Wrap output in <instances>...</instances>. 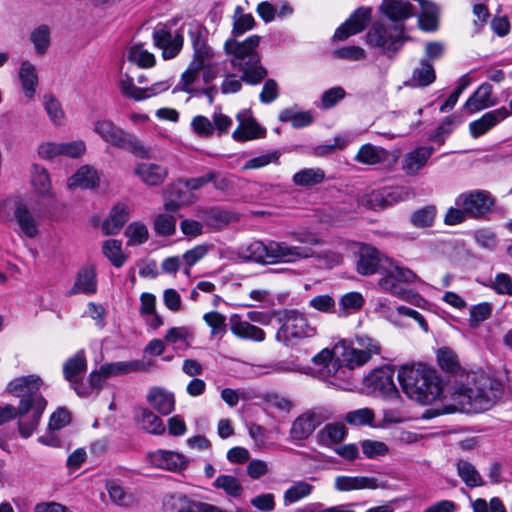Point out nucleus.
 <instances>
[{"mask_svg": "<svg viewBox=\"0 0 512 512\" xmlns=\"http://www.w3.org/2000/svg\"><path fill=\"white\" fill-rule=\"evenodd\" d=\"M153 42L156 47L162 50L165 59H171L180 52L183 37L180 34L172 35L170 31L162 28L153 32Z\"/></svg>", "mask_w": 512, "mask_h": 512, "instance_id": "a211bd4d", "label": "nucleus"}, {"mask_svg": "<svg viewBox=\"0 0 512 512\" xmlns=\"http://www.w3.org/2000/svg\"><path fill=\"white\" fill-rule=\"evenodd\" d=\"M280 156V151L274 150L272 152L254 157L244 164L243 170L260 169L269 165L270 163L279 164Z\"/></svg>", "mask_w": 512, "mask_h": 512, "instance_id": "e2e57ef3", "label": "nucleus"}, {"mask_svg": "<svg viewBox=\"0 0 512 512\" xmlns=\"http://www.w3.org/2000/svg\"><path fill=\"white\" fill-rule=\"evenodd\" d=\"M313 486L305 481H297L284 493L285 504H292L311 494Z\"/></svg>", "mask_w": 512, "mask_h": 512, "instance_id": "603ef678", "label": "nucleus"}, {"mask_svg": "<svg viewBox=\"0 0 512 512\" xmlns=\"http://www.w3.org/2000/svg\"><path fill=\"white\" fill-rule=\"evenodd\" d=\"M437 358L441 368L447 372H454L459 367L455 353L449 348L439 349Z\"/></svg>", "mask_w": 512, "mask_h": 512, "instance_id": "69168bd1", "label": "nucleus"}, {"mask_svg": "<svg viewBox=\"0 0 512 512\" xmlns=\"http://www.w3.org/2000/svg\"><path fill=\"white\" fill-rule=\"evenodd\" d=\"M134 175L147 186H160L168 176V169L157 163L142 162L136 164Z\"/></svg>", "mask_w": 512, "mask_h": 512, "instance_id": "6ab92c4d", "label": "nucleus"}, {"mask_svg": "<svg viewBox=\"0 0 512 512\" xmlns=\"http://www.w3.org/2000/svg\"><path fill=\"white\" fill-rule=\"evenodd\" d=\"M30 40L35 52L39 55L46 53L50 45V29L47 25H40L31 32Z\"/></svg>", "mask_w": 512, "mask_h": 512, "instance_id": "3c124183", "label": "nucleus"}, {"mask_svg": "<svg viewBox=\"0 0 512 512\" xmlns=\"http://www.w3.org/2000/svg\"><path fill=\"white\" fill-rule=\"evenodd\" d=\"M231 332L243 340L262 342L265 340L263 329L251 324L249 321L242 320L238 314H233L229 318Z\"/></svg>", "mask_w": 512, "mask_h": 512, "instance_id": "412c9836", "label": "nucleus"}, {"mask_svg": "<svg viewBox=\"0 0 512 512\" xmlns=\"http://www.w3.org/2000/svg\"><path fill=\"white\" fill-rule=\"evenodd\" d=\"M492 86L489 83H483L478 89L467 99L463 109L470 114L478 112L493 106L495 103L491 100Z\"/></svg>", "mask_w": 512, "mask_h": 512, "instance_id": "393cba45", "label": "nucleus"}, {"mask_svg": "<svg viewBox=\"0 0 512 512\" xmlns=\"http://www.w3.org/2000/svg\"><path fill=\"white\" fill-rule=\"evenodd\" d=\"M41 385L42 380L37 375L21 376L8 383L7 392L20 398L19 403H47L46 399L40 393Z\"/></svg>", "mask_w": 512, "mask_h": 512, "instance_id": "9b49d317", "label": "nucleus"}, {"mask_svg": "<svg viewBox=\"0 0 512 512\" xmlns=\"http://www.w3.org/2000/svg\"><path fill=\"white\" fill-rule=\"evenodd\" d=\"M356 268L357 272L364 276L383 274L384 276L378 282L381 289L403 300H408L412 295L404 284L418 280L412 270L399 266L374 247L366 245L360 248Z\"/></svg>", "mask_w": 512, "mask_h": 512, "instance_id": "7ed1b4c3", "label": "nucleus"}, {"mask_svg": "<svg viewBox=\"0 0 512 512\" xmlns=\"http://www.w3.org/2000/svg\"><path fill=\"white\" fill-rule=\"evenodd\" d=\"M130 209L125 204L114 206L108 218L103 222L102 229L106 235L117 234L128 221Z\"/></svg>", "mask_w": 512, "mask_h": 512, "instance_id": "bb28decb", "label": "nucleus"}, {"mask_svg": "<svg viewBox=\"0 0 512 512\" xmlns=\"http://www.w3.org/2000/svg\"><path fill=\"white\" fill-rule=\"evenodd\" d=\"M111 501L118 506H132L136 503L135 496L126 491L124 487L118 483L111 481L106 485Z\"/></svg>", "mask_w": 512, "mask_h": 512, "instance_id": "79ce46f5", "label": "nucleus"}, {"mask_svg": "<svg viewBox=\"0 0 512 512\" xmlns=\"http://www.w3.org/2000/svg\"><path fill=\"white\" fill-rule=\"evenodd\" d=\"M99 183L96 169L89 165L81 166L67 181L69 188L92 189Z\"/></svg>", "mask_w": 512, "mask_h": 512, "instance_id": "cd10ccee", "label": "nucleus"}, {"mask_svg": "<svg viewBox=\"0 0 512 512\" xmlns=\"http://www.w3.org/2000/svg\"><path fill=\"white\" fill-rule=\"evenodd\" d=\"M193 337V333L190 328L186 326L172 327L166 335L165 341L169 344L180 345L183 344L185 347L189 346L188 339Z\"/></svg>", "mask_w": 512, "mask_h": 512, "instance_id": "052dcab7", "label": "nucleus"}, {"mask_svg": "<svg viewBox=\"0 0 512 512\" xmlns=\"http://www.w3.org/2000/svg\"><path fill=\"white\" fill-rule=\"evenodd\" d=\"M382 12L392 21H404L414 15L413 6L403 0H383Z\"/></svg>", "mask_w": 512, "mask_h": 512, "instance_id": "7c9ffc66", "label": "nucleus"}, {"mask_svg": "<svg viewBox=\"0 0 512 512\" xmlns=\"http://www.w3.org/2000/svg\"><path fill=\"white\" fill-rule=\"evenodd\" d=\"M319 424L320 421L315 413H304L293 421L290 437L293 440L307 439Z\"/></svg>", "mask_w": 512, "mask_h": 512, "instance_id": "b1692460", "label": "nucleus"}, {"mask_svg": "<svg viewBox=\"0 0 512 512\" xmlns=\"http://www.w3.org/2000/svg\"><path fill=\"white\" fill-rule=\"evenodd\" d=\"M347 435V429L342 423H329L319 431L318 437L324 445L338 444L342 442Z\"/></svg>", "mask_w": 512, "mask_h": 512, "instance_id": "58836bf2", "label": "nucleus"}, {"mask_svg": "<svg viewBox=\"0 0 512 512\" xmlns=\"http://www.w3.org/2000/svg\"><path fill=\"white\" fill-rule=\"evenodd\" d=\"M279 121L290 122L291 125L296 128H304L312 124L313 116L309 111H297L293 108H287L280 112Z\"/></svg>", "mask_w": 512, "mask_h": 512, "instance_id": "e433bc0d", "label": "nucleus"}, {"mask_svg": "<svg viewBox=\"0 0 512 512\" xmlns=\"http://www.w3.org/2000/svg\"><path fill=\"white\" fill-rule=\"evenodd\" d=\"M503 394L502 381L484 372H470L457 384L451 399L456 410L481 413L492 408Z\"/></svg>", "mask_w": 512, "mask_h": 512, "instance_id": "20e7f679", "label": "nucleus"}, {"mask_svg": "<svg viewBox=\"0 0 512 512\" xmlns=\"http://www.w3.org/2000/svg\"><path fill=\"white\" fill-rule=\"evenodd\" d=\"M97 290L96 272L92 267H83L79 270L74 285L68 291V295L77 293L94 294Z\"/></svg>", "mask_w": 512, "mask_h": 512, "instance_id": "a878e982", "label": "nucleus"}, {"mask_svg": "<svg viewBox=\"0 0 512 512\" xmlns=\"http://www.w3.org/2000/svg\"><path fill=\"white\" fill-rule=\"evenodd\" d=\"M200 71V68L190 63L186 71L182 73L180 82L174 88L173 93L183 91L199 96V89L193 88L191 85L197 80Z\"/></svg>", "mask_w": 512, "mask_h": 512, "instance_id": "c03bdc74", "label": "nucleus"}, {"mask_svg": "<svg viewBox=\"0 0 512 512\" xmlns=\"http://www.w3.org/2000/svg\"><path fill=\"white\" fill-rule=\"evenodd\" d=\"M378 487V480L374 477L338 476L335 479V489L338 491L377 489Z\"/></svg>", "mask_w": 512, "mask_h": 512, "instance_id": "c85d7f7f", "label": "nucleus"}, {"mask_svg": "<svg viewBox=\"0 0 512 512\" xmlns=\"http://www.w3.org/2000/svg\"><path fill=\"white\" fill-rule=\"evenodd\" d=\"M128 245L142 244L148 240V229L140 222H132L125 230Z\"/></svg>", "mask_w": 512, "mask_h": 512, "instance_id": "4d7b16f0", "label": "nucleus"}, {"mask_svg": "<svg viewBox=\"0 0 512 512\" xmlns=\"http://www.w3.org/2000/svg\"><path fill=\"white\" fill-rule=\"evenodd\" d=\"M136 418L142 428L150 434L160 435L165 432L163 421L148 408H139Z\"/></svg>", "mask_w": 512, "mask_h": 512, "instance_id": "f704fd0d", "label": "nucleus"}, {"mask_svg": "<svg viewBox=\"0 0 512 512\" xmlns=\"http://www.w3.org/2000/svg\"><path fill=\"white\" fill-rule=\"evenodd\" d=\"M87 369L85 351L79 350L74 356L68 358L63 364L64 378L70 383V386L79 380V376Z\"/></svg>", "mask_w": 512, "mask_h": 512, "instance_id": "c756f323", "label": "nucleus"}, {"mask_svg": "<svg viewBox=\"0 0 512 512\" xmlns=\"http://www.w3.org/2000/svg\"><path fill=\"white\" fill-rule=\"evenodd\" d=\"M394 371L385 367L379 370H375L369 378L370 385L375 391H378L384 397H387L393 401H401L399 391L393 380Z\"/></svg>", "mask_w": 512, "mask_h": 512, "instance_id": "2eb2a0df", "label": "nucleus"}, {"mask_svg": "<svg viewBox=\"0 0 512 512\" xmlns=\"http://www.w3.org/2000/svg\"><path fill=\"white\" fill-rule=\"evenodd\" d=\"M363 455L368 459H377L389 453L386 443L377 440L366 439L360 442Z\"/></svg>", "mask_w": 512, "mask_h": 512, "instance_id": "5fc2aeb1", "label": "nucleus"}, {"mask_svg": "<svg viewBox=\"0 0 512 512\" xmlns=\"http://www.w3.org/2000/svg\"><path fill=\"white\" fill-rule=\"evenodd\" d=\"M16 232L20 237L33 239L39 233V221L33 212L24 204H18L14 210Z\"/></svg>", "mask_w": 512, "mask_h": 512, "instance_id": "dca6fc26", "label": "nucleus"}, {"mask_svg": "<svg viewBox=\"0 0 512 512\" xmlns=\"http://www.w3.org/2000/svg\"><path fill=\"white\" fill-rule=\"evenodd\" d=\"M280 321L282 324L276 333V340L286 346L296 345L300 340L316 335V327L297 310H286Z\"/></svg>", "mask_w": 512, "mask_h": 512, "instance_id": "6e6552de", "label": "nucleus"}, {"mask_svg": "<svg viewBox=\"0 0 512 512\" xmlns=\"http://www.w3.org/2000/svg\"><path fill=\"white\" fill-rule=\"evenodd\" d=\"M325 179V172L321 168H305L293 175V183L297 186L309 187L318 185Z\"/></svg>", "mask_w": 512, "mask_h": 512, "instance_id": "ea45409f", "label": "nucleus"}, {"mask_svg": "<svg viewBox=\"0 0 512 512\" xmlns=\"http://www.w3.org/2000/svg\"><path fill=\"white\" fill-rule=\"evenodd\" d=\"M508 116H510V112L508 108L504 106L485 113L481 118L469 124L471 136L478 138L484 135Z\"/></svg>", "mask_w": 512, "mask_h": 512, "instance_id": "aec40b11", "label": "nucleus"}, {"mask_svg": "<svg viewBox=\"0 0 512 512\" xmlns=\"http://www.w3.org/2000/svg\"><path fill=\"white\" fill-rule=\"evenodd\" d=\"M210 247H211V245L206 244V243L200 244V245H197V246L193 247L192 249L186 251L183 254V260L187 266V268H185V270H184V273L186 275L190 274V268L192 266H194L198 261H200L202 258H204L206 256V254L210 250Z\"/></svg>", "mask_w": 512, "mask_h": 512, "instance_id": "680f3d73", "label": "nucleus"}, {"mask_svg": "<svg viewBox=\"0 0 512 512\" xmlns=\"http://www.w3.org/2000/svg\"><path fill=\"white\" fill-rule=\"evenodd\" d=\"M355 343L357 346L339 342L333 350L323 349L312 358L315 365L322 366L319 372L323 377L333 379L331 384L338 385L337 380L347 379L352 369L364 365L373 354L380 352V346L370 337L358 336Z\"/></svg>", "mask_w": 512, "mask_h": 512, "instance_id": "f03ea898", "label": "nucleus"}, {"mask_svg": "<svg viewBox=\"0 0 512 512\" xmlns=\"http://www.w3.org/2000/svg\"><path fill=\"white\" fill-rule=\"evenodd\" d=\"M433 146H420L406 153L402 159V170L408 176L417 175L433 155Z\"/></svg>", "mask_w": 512, "mask_h": 512, "instance_id": "f3484780", "label": "nucleus"}, {"mask_svg": "<svg viewBox=\"0 0 512 512\" xmlns=\"http://www.w3.org/2000/svg\"><path fill=\"white\" fill-rule=\"evenodd\" d=\"M128 59L142 68H150L155 64L154 55L144 49L142 44H135L130 48Z\"/></svg>", "mask_w": 512, "mask_h": 512, "instance_id": "8fccbe9b", "label": "nucleus"}, {"mask_svg": "<svg viewBox=\"0 0 512 512\" xmlns=\"http://www.w3.org/2000/svg\"><path fill=\"white\" fill-rule=\"evenodd\" d=\"M207 223L214 226L227 225L237 220L235 214L220 209H210L205 216Z\"/></svg>", "mask_w": 512, "mask_h": 512, "instance_id": "0e129e2a", "label": "nucleus"}, {"mask_svg": "<svg viewBox=\"0 0 512 512\" xmlns=\"http://www.w3.org/2000/svg\"><path fill=\"white\" fill-rule=\"evenodd\" d=\"M344 419L351 426L372 425L375 420V413L370 408H360L348 412Z\"/></svg>", "mask_w": 512, "mask_h": 512, "instance_id": "864d4df0", "label": "nucleus"}, {"mask_svg": "<svg viewBox=\"0 0 512 512\" xmlns=\"http://www.w3.org/2000/svg\"><path fill=\"white\" fill-rule=\"evenodd\" d=\"M214 58V51L211 47L207 45H204L203 47H198L196 49H193V58L191 60V64H193L195 67H198L202 69L208 63L212 62Z\"/></svg>", "mask_w": 512, "mask_h": 512, "instance_id": "774afa93", "label": "nucleus"}, {"mask_svg": "<svg viewBox=\"0 0 512 512\" xmlns=\"http://www.w3.org/2000/svg\"><path fill=\"white\" fill-rule=\"evenodd\" d=\"M387 158V151L372 144H364L360 147L355 160L366 165L379 164Z\"/></svg>", "mask_w": 512, "mask_h": 512, "instance_id": "c9c22d12", "label": "nucleus"}, {"mask_svg": "<svg viewBox=\"0 0 512 512\" xmlns=\"http://www.w3.org/2000/svg\"><path fill=\"white\" fill-rule=\"evenodd\" d=\"M147 402L161 415H169L175 409V397L172 392H169L160 387H152L147 394Z\"/></svg>", "mask_w": 512, "mask_h": 512, "instance_id": "4be33fe9", "label": "nucleus"}, {"mask_svg": "<svg viewBox=\"0 0 512 512\" xmlns=\"http://www.w3.org/2000/svg\"><path fill=\"white\" fill-rule=\"evenodd\" d=\"M405 40L404 25L401 23L389 26L375 23L367 33V42L389 56L395 54Z\"/></svg>", "mask_w": 512, "mask_h": 512, "instance_id": "9d476101", "label": "nucleus"}, {"mask_svg": "<svg viewBox=\"0 0 512 512\" xmlns=\"http://www.w3.org/2000/svg\"><path fill=\"white\" fill-rule=\"evenodd\" d=\"M44 108L50 120L56 125H62L65 114L60 102L52 95L44 96Z\"/></svg>", "mask_w": 512, "mask_h": 512, "instance_id": "bf43d9fd", "label": "nucleus"}, {"mask_svg": "<svg viewBox=\"0 0 512 512\" xmlns=\"http://www.w3.org/2000/svg\"><path fill=\"white\" fill-rule=\"evenodd\" d=\"M266 130L261 127L253 118L240 120V124L233 132L232 137L235 141L245 142L265 137Z\"/></svg>", "mask_w": 512, "mask_h": 512, "instance_id": "2f4dec72", "label": "nucleus"}, {"mask_svg": "<svg viewBox=\"0 0 512 512\" xmlns=\"http://www.w3.org/2000/svg\"><path fill=\"white\" fill-rule=\"evenodd\" d=\"M434 67L427 61L421 60L420 66L413 71L410 83L414 87H426L435 81Z\"/></svg>", "mask_w": 512, "mask_h": 512, "instance_id": "a19ab883", "label": "nucleus"}, {"mask_svg": "<svg viewBox=\"0 0 512 512\" xmlns=\"http://www.w3.org/2000/svg\"><path fill=\"white\" fill-rule=\"evenodd\" d=\"M371 20V9L366 7H360L356 9L350 17L340 25L333 38L339 41H344L350 36L358 34L365 30L366 26Z\"/></svg>", "mask_w": 512, "mask_h": 512, "instance_id": "4468645a", "label": "nucleus"}, {"mask_svg": "<svg viewBox=\"0 0 512 512\" xmlns=\"http://www.w3.org/2000/svg\"><path fill=\"white\" fill-rule=\"evenodd\" d=\"M93 131L107 144L124 149L142 159L151 158V149L146 147L134 134L126 132L110 119H97Z\"/></svg>", "mask_w": 512, "mask_h": 512, "instance_id": "0eeeda50", "label": "nucleus"}, {"mask_svg": "<svg viewBox=\"0 0 512 512\" xmlns=\"http://www.w3.org/2000/svg\"><path fill=\"white\" fill-rule=\"evenodd\" d=\"M150 462L161 469L178 471L187 465L186 458L179 453L167 450H158L149 455Z\"/></svg>", "mask_w": 512, "mask_h": 512, "instance_id": "5701e85b", "label": "nucleus"}, {"mask_svg": "<svg viewBox=\"0 0 512 512\" xmlns=\"http://www.w3.org/2000/svg\"><path fill=\"white\" fill-rule=\"evenodd\" d=\"M260 36L252 35L243 41L228 38L224 43V52L229 57L231 67L241 75H227L221 84L223 94L237 93L242 89V82L249 85L260 84L268 74L261 64V56L257 51Z\"/></svg>", "mask_w": 512, "mask_h": 512, "instance_id": "f257e3e1", "label": "nucleus"}, {"mask_svg": "<svg viewBox=\"0 0 512 512\" xmlns=\"http://www.w3.org/2000/svg\"><path fill=\"white\" fill-rule=\"evenodd\" d=\"M204 321L211 329L212 336H223L227 330L226 317L217 311L205 313Z\"/></svg>", "mask_w": 512, "mask_h": 512, "instance_id": "13d9d810", "label": "nucleus"}, {"mask_svg": "<svg viewBox=\"0 0 512 512\" xmlns=\"http://www.w3.org/2000/svg\"><path fill=\"white\" fill-rule=\"evenodd\" d=\"M385 188L372 191L367 195L366 205L373 210H382L390 205Z\"/></svg>", "mask_w": 512, "mask_h": 512, "instance_id": "338daca9", "label": "nucleus"}, {"mask_svg": "<svg viewBox=\"0 0 512 512\" xmlns=\"http://www.w3.org/2000/svg\"><path fill=\"white\" fill-rule=\"evenodd\" d=\"M496 198L488 190L473 189L462 192L455 199V205L463 207L469 219L487 220L492 214Z\"/></svg>", "mask_w": 512, "mask_h": 512, "instance_id": "1a4fd4ad", "label": "nucleus"}, {"mask_svg": "<svg viewBox=\"0 0 512 512\" xmlns=\"http://www.w3.org/2000/svg\"><path fill=\"white\" fill-rule=\"evenodd\" d=\"M458 476L469 488L481 487L485 484L475 466L467 460L460 459L456 463Z\"/></svg>", "mask_w": 512, "mask_h": 512, "instance_id": "72a5a7b5", "label": "nucleus"}, {"mask_svg": "<svg viewBox=\"0 0 512 512\" xmlns=\"http://www.w3.org/2000/svg\"><path fill=\"white\" fill-rule=\"evenodd\" d=\"M310 247L293 246L283 241L255 240L239 247L237 255L244 261L261 264L295 263L314 256Z\"/></svg>", "mask_w": 512, "mask_h": 512, "instance_id": "39448f33", "label": "nucleus"}, {"mask_svg": "<svg viewBox=\"0 0 512 512\" xmlns=\"http://www.w3.org/2000/svg\"><path fill=\"white\" fill-rule=\"evenodd\" d=\"M144 369V365L142 362L138 360L134 361H119L104 364L101 366V371L106 374V376H118L124 375L131 372H136Z\"/></svg>", "mask_w": 512, "mask_h": 512, "instance_id": "4c0bfd02", "label": "nucleus"}, {"mask_svg": "<svg viewBox=\"0 0 512 512\" xmlns=\"http://www.w3.org/2000/svg\"><path fill=\"white\" fill-rule=\"evenodd\" d=\"M32 184L36 191L41 195L51 194V180L48 171L37 165H33Z\"/></svg>", "mask_w": 512, "mask_h": 512, "instance_id": "09e8293b", "label": "nucleus"}, {"mask_svg": "<svg viewBox=\"0 0 512 512\" xmlns=\"http://www.w3.org/2000/svg\"><path fill=\"white\" fill-rule=\"evenodd\" d=\"M19 78L25 96L32 99L35 96L36 86L38 85V76L35 66L29 62L24 61L19 70Z\"/></svg>", "mask_w": 512, "mask_h": 512, "instance_id": "473e14b6", "label": "nucleus"}, {"mask_svg": "<svg viewBox=\"0 0 512 512\" xmlns=\"http://www.w3.org/2000/svg\"><path fill=\"white\" fill-rule=\"evenodd\" d=\"M171 87L169 80L159 81L149 87L140 88L134 84L133 78L125 74L119 81V89L121 94L135 101H142L156 96Z\"/></svg>", "mask_w": 512, "mask_h": 512, "instance_id": "ddd939ff", "label": "nucleus"}, {"mask_svg": "<svg viewBox=\"0 0 512 512\" xmlns=\"http://www.w3.org/2000/svg\"><path fill=\"white\" fill-rule=\"evenodd\" d=\"M213 486L217 489H222L225 493L231 497H239L243 493V486L241 482L234 476L231 475H219Z\"/></svg>", "mask_w": 512, "mask_h": 512, "instance_id": "de8ad7c7", "label": "nucleus"}, {"mask_svg": "<svg viewBox=\"0 0 512 512\" xmlns=\"http://www.w3.org/2000/svg\"><path fill=\"white\" fill-rule=\"evenodd\" d=\"M398 381L410 399L422 404L434 402L441 394L435 371L422 363L402 365L398 371Z\"/></svg>", "mask_w": 512, "mask_h": 512, "instance_id": "423d86ee", "label": "nucleus"}, {"mask_svg": "<svg viewBox=\"0 0 512 512\" xmlns=\"http://www.w3.org/2000/svg\"><path fill=\"white\" fill-rule=\"evenodd\" d=\"M154 230L160 236H172L176 232V218L169 214H159L154 219Z\"/></svg>", "mask_w": 512, "mask_h": 512, "instance_id": "6e6d98bb", "label": "nucleus"}, {"mask_svg": "<svg viewBox=\"0 0 512 512\" xmlns=\"http://www.w3.org/2000/svg\"><path fill=\"white\" fill-rule=\"evenodd\" d=\"M255 24L256 22L252 14H245L241 7H237L233 20L232 36L230 38L237 40V37L252 30Z\"/></svg>", "mask_w": 512, "mask_h": 512, "instance_id": "37998d69", "label": "nucleus"}, {"mask_svg": "<svg viewBox=\"0 0 512 512\" xmlns=\"http://www.w3.org/2000/svg\"><path fill=\"white\" fill-rule=\"evenodd\" d=\"M437 209L434 205L422 207L411 214L410 221L414 227H431L435 221Z\"/></svg>", "mask_w": 512, "mask_h": 512, "instance_id": "a18cd8bd", "label": "nucleus"}, {"mask_svg": "<svg viewBox=\"0 0 512 512\" xmlns=\"http://www.w3.org/2000/svg\"><path fill=\"white\" fill-rule=\"evenodd\" d=\"M47 403L28 404L19 403L16 407L18 417V431L21 437L29 438L38 428Z\"/></svg>", "mask_w": 512, "mask_h": 512, "instance_id": "f8f14e48", "label": "nucleus"}, {"mask_svg": "<svg viewBox=\"0 0 512 512\" xmlns=\"http://www.w3.org/2000/svg\"><path fill=\"white\" fill-rule=\"evenodd\" d=\"M103 254L117 268L124 265L126 256L122 252V243L119 240L111 239L103 243Z\"/></svg>", "mask_w": 512, "mask_h": 512, "instance_id": "49530a36", "label": "nucleus"}]
</instances>
